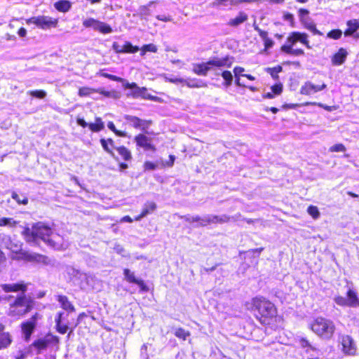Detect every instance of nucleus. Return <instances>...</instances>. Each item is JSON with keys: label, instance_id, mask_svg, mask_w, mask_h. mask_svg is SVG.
Here are the masks:
<instances>
[{"label": "nucleus", "instance_id": "47", "mask_svg": "<svg viewBox=\"0 0 359 359\" xmlns=\"http://www.w3.org/2000/svg\"><path fill=\"white\" fill-rule=\"evenodd\" d=\"M97 74L100 75V76L107 78L114 81H117V82H123V79L121 77L117 76L114 74L105 73V72H104V70H100L97 73Z\"/></svg>", "mask_w": 359, "mask_h": 359}, {"label": "nucleus", "instance_id": "51", "mask_svg": "<svg viewBox=\"0 0 359 359\" xmlns=\"http://www.w3.org/2000/svg\"><path fill=\"white\" fill-rule=\"evenodd\" d=\"M157 168L158 163L156 162L146 161L143 163V169L144 171L154 170Z\"/></svg>", "mask_w": 359, "mask_h": 359}, {"label": "nucleus", "instance_id": "8", "mask_svg": "<svg viewBox=\"0 0 359 359\" xmlns=\"http://www.w3.org/2000/svg\"><path fill=\"white\" fill-rule=\"evenodd\" d=\"M26 23L33 24L41 29H50L57 26L58 19L46 15H38L26 19Z\"/></svg>", "mask_w": 359, "mask_h": 359}, {"label": "nucleus", "instance_id": "19", "mask_svg": "<svg viewBox=\"0 0 359 359\" xmlns=\"http://www.w3.org/2000/svg\"><path fill=\"white\" fill-rule=\"evenodd\" d=\"M77 93L80 97H88L93 93H99L106 97H109L111 96V92L106 90L102 88H95L88 86L80 87Z\"/></svg>", "mask_w": 359, "mask_h": 359}, {"label": "nucleus", "instance_id": "62", "mask_svg": "<svg viewBox=\"0 0 359 359\" xmlns=\"http://www.w3.org/2000/svg\"><path fill=\"white\" fill-rule=\"evenodd\" d=\"M156 18L158 20L163 21V22H168L171 20L170 16L169 15H158L156 16Z\"/></svg>", "mask_w": 359, "mask_h": 359}, {"label": "nucleus", "instance_id": "49", "mask_svg": "<svg viewBox=\"0 0 359 359\" xmlns=\"http://www.w3.org/2000/svg\"><path fill=\"white\" fill-rule=\"evenodd\" d=\"M221 75L225 81L224 85L226 86H231L232 83V81H233V75H232L231 72L230 71L225 70V71L222 72Z\"/></svg>", "mask_w": 359, "mask_h": 359}, {"label": "nucleus", "instance_id": "45", "mask_svg": "<svg viewBox=\"0 0 359 359\" xmlns=\"http://www.w3.org/2000/svg\"><path fill=\"white\" fill-rule=\"evenodd\" d=\"M307 212L313 219H318L320 215L318 207L313 205H309Z\"/></svg>", "mask_w": 359, "mask_h": 359}, {"label": "nucleus", "instance_id": "50", "mask_svg": "<svg viewBox=\"0 0 359 359\" xmlns=\"http://www.w3.org/2000/svg\"><path fill=\"white\" fill-rule=\"evenodd\" d=\"M342 36V32L339 29H334L330 30L327 34V36L330 39H332L334 40H337L340 39Z\"/></svg>", "mask_w": 359, "mask_h": 359}, {"label": "nucleus", "instance_id": "40", "mask_svg": "<svg viewBox=\"0 0 359 359\" xmlns=\"http://www.w3.org/2000/svg\"><path fill=\"white\" fill-rule=\"evenodd\" d=\"M313 105L316 106L315 102H306L304 103H290V104H283L282 107L285 109H295L299 107L302 106H309Z\"/></svg>", "mask_w": 359, "mask_h": 359}, {"label": "nucleus", "instance_id": "35", "mask_svg": "<svg viewBox=\"0 0 359 359\" xmlns=\"http://www.w3.org/2000/svg\"><path fill=\"white\" fill-rule=\"evenodd\" d=\"M116 150L123 161H130L132 159L131 151L126 147L119 146L116 148Z\"/></svg>", "mask_w": 359, "mask_h": 359}, {"label": "nucleus", "instance_id": "56", "mask_svg": "<svg viewBox=\"0 0 359 359\" xmlns=\"http://www.w3.org/2000/svg\"><path fill=\"white\" fill-rule=\"evenodd\" d=\"M134 284H136L139 286L141 292H147L149 290L145 282L142 279H137Z\"/></svg>", "mask_w": 359, "mask_h": 359}, {"label": "nucleus", "instance_id": "41", "mask_svg": "<svg viewBox=\"0 0 359 359\" xmlns=\"http://www.w3.org/2000/svg\"><path fill=\"white\" fill-rule=\"evenodd\" d=\"M11 198L15 201V202L19 205H26L29 203V199L26 196H22L21 198L18 194L13 191L11 194Z\"/></svg>", "mask_w": 359, "mask_h": 359}, {"label": "nucleus", "instance_id": "23", "mask_svg": "<svg viewBox=\"0 0 359 359\" xmlns=\"http://www.w3.org/2000/svg\"><path fill=\"white\" fill-rule=\"evenodd\" d=\"M348 55L347 50L344 48H340L331 57V62L334 66H340L344 64Z\"/></svg>", "mask_w": 359, "mask_h": 359}, {"label": "nucleus", "instance_id": "37", "mask_svg": "<svg viewBox=\"0 0 359 359\" xmlns=\"http://www.w3.org/2000/svg\"><path fill=\"white\" fill-rule=\"evenodd\" d=\"M208 216L201 217L198 215L187 217L186 218V221L189 223L198 222L199 226H208Z\"/></svg>", "mask_w": 359, "mask_h": 359}, {"label": "nucleus", "instance_id": "14", "mask_svg": "<svg viewBox=\"0 0 359 359\" xmlns=\"http://www.w3.org/2000/svg\"><path fill=\"white\" fill-rule=\"evenodd\" d=\"M298 15L304 28L311 32L314 35H323V33L317 29L316 24L310 20L309 11L308 9L303 8H299L298 10Z\"/></svg>", "mask_w": 359, "mask_h": 359}, {"label": "nucleus", "instance_id": "4", "mask_svg": "<svg viewBox=\"0 0 359 359\" xmlns=\"http://www.w3.org/2000/svg\"><path fill=\"white\" fill-rule=\"evenodd\" d=\"M309 327L317 336L325 340L331 339L336 330L334 322L322 316L314 318Z\"/></svg>", "mask_w": 359, "mask_h": 359}, {"label": "nucleus", "instance_id": "6", "mask_svg": "<svg viewBox=\"0 0 359 359\" xmlns=\"http://www.w3.org/2000/svg\"><path fill=\"white\" fill-rule=\"evenodd\" d=\"M60 343V338L51 332L46 333L43 337L34 340L31 346L33 347L37 354L41 353L50 346H57Z\"/></svg>", "mask_w": 359, "mask_h": 359}, {"label": "nucleus", "instance_id": "21", "mask_svg": "<svg viewBox=\"0 0 359 359\" xmlns=\"http://www.w3.org/2000/svg\"><path fill=\"white\" fill-rule=\"evenodd\" d=\"M100 142L103 150L107 153L110 156L115 158L118 161V158L115 156V154L114 150L116 149L117 147L115 145V142L112 138H100Z\"/></svg>", "mask_w": 359, "mask_h": 359}, {"label": "nucleus", "instance_id": "16", "mask_svg": "<svg viewBox=\"0 0 359 359\" xmlns=\"http://www.w3.org/2000/svg\"><path fill=\"white\" fill-rule=\"evenodd\" d=\"M78 125L85 128L88 127L93 133H98L104 128V123L100 117H95L94 123H87L83 118H77Z\"/></svg>", "mask_w": 359, "mask_h": 359}, {"label": "nucleus", "instance_id": "11", "mask_svg": "<svg viewBox=\"0 0 359 359\" xmlns=\"http://www.w3.org/2000/svg\"><path fill=\"white\" fill-rule=\"evenodd\" d=\"M335 303L341 306L358 307L359 306V298L358 293L353 289H348L346 297L337 296L334 297Z\"/></svg>", "mask_w": 359, "mask_h": 359}, {"label": "nucleus", "instance_id": "1", "mask_svg": "<svg viewBox=\"0 0 359 359\" xmlns=\"http://www.w3.org/2000/svg\"><path fill=\"white\" fill-rule=\"evenodd\" d=\"M5 293L20 292L17 295H12L8 302V316L20 318L25 316L36 308V302L34 298L25 294L27 290V284L23 281L14 283H4L0 285Z\"/></svg>", "mask_w": 359, "mask_h": 359}, {"label": "nucleus", "instance_id": "5", "mask_svg": "<svg viewBox=\"0 0 359 359\" xmlns=\"http://www.w3.org/2000/svg\"><path fill=\"white\" fill-rule=\"evenodd\" d=\"M34 233L35 241L37 239H41L51 247L55 248L59 245L57 241L59 236L55 234L52 229L43 222H39L34 224Z\"/></svg>", "mask_w": 359, "mask_h": 359}, {"label": "nucleus", "instance_id": "61", "mask_svg": "<svg viewBox=\"0 0 359 359\" xmlns=\"http://www.w3.org/2000/svg\"><path fill=\"white\" fill-rule=\"evenodd\" d=\"M168 81L172 83L177 84L182 83L183 84L184 79L182 78H169Z\"/></svg>", "mask_w": 359, "mask_h": 359}, {"label": "nucleus", "instance_id": "29", "mask_svg": "<svg viewBox=\"0 0 359 359\" xmlns=\"http://www.w3.org/2000/svg\"><path fill=\"white\" fill-rule=\"evenodd\" d=\"M255 30L258 32L259 36L263 39L265 50L273 46L274 42L268 36V32L266 31L260 29L258 26L255 27Z\"/></svg>", "mask_w": 359, "mask_h": 359}, {"label": "nucleus", "instance_id": "59", "mask_svg": "<svg viewBox=\"0 0 359 359\" xmlns=\"http://www.w3.org/2000/svg\"><path fill=\"white\" fill-rule=\"evenodd\" d=\"M175 161V156L172 154L169 155V160L165 162L164 166L172 167Z\"/></svg>", "mask_w": 359, "mask_h": 359}, {"label": "nucleus", "instance_id": "34", "mask_svg": "<svg viewBox=\"0 0 359 359\" xmlns=\"http://www.w3.org/2000/svg\"><path fill=\"white\" fill-rule=\"evenodd\" d=\"M55 9L62 13L69 11L72 7V3L68 0H59L54 4Z\"/></svg>", "mask_w": 359, "mask_h": 359}, {"label": "nucleus", "instance_id": "57", "mask_svg": "<svg viewBox=\"0 0 359 359\" xmlns=\"http://www.w3.org/2000/svg\"><path fill=\"white\" fill-rule=\"evenodd\" d=\"M299 341L300 346L302 348H309L313 351L315 350V348L313 347H312L310 342L309 341V340L306 338H304V337L300 338Z\"/></svg>", "mask_w": 359, "mask_h": 359}, {"label": "nucleus", "instance_id": "28", "mask_svg": "<svg viewBox=\"0 0 359 359\" xmlns=\"http://www.w3.org/2000/svg\"><path fill=\"white\" fill-rule=\"evenodd\" d=\"M125 87L126 88H129V89L137 88V90L135 91V93H134L135 96H142L144 98H147V99H149L151 100H155V101L158 100V97H155V96H145V95H144V93L147 91L146 88H140L137 86L136 83H134V82L131 83H127L125 85Z\"/></svg>", "mask_w": 359, "mask_h": 359}, {"label": "nucleus", "instance_id": "33", "mask_svg": "<svg viewBox=\"0 0 359 359\" xmlns=\"http://www.w3.org/2000/svg\"><path fill=\"white\" fill-rule=\"evenodd\" d=\"M228 1H230V5L236 6L243 3H253L256 0H215L212 4L214 6H226Z\"/></svg>", "mask_w": 359, "mask_h": 359}, {"label": "nucleus", "instance_id": "24", "mask_svg": "<svg viewBox=\"0 0 359 359\" xmlns=\"http://www.w3.org/2000/svg\"><path fill=\"white\" fill-rule=\"evenodd\" d=\"M12 341L11 334L8 332H5V326L0 323V350L8 347Z\"/></svg>", "mask_w": 359, "mask_h": 359}, {"label": "nucleus", "instance_id": "3", "mask_svg": "<svg viewBox=\"0 0 359 359\" xmlns=\"http://www.w3.org/2000/svg\"><path fill=\"white\" fill-rule=\"evenodd\" d=\"M299 42L304 45L307 48H311L308 34L305 32H292L287 38V43L280 46V50L286 54L294 56L304 55V50L302 48L294 49L292 47Z\"/></svg>", "mask_w": 359, "mask_h": 359}, {"label": "nucleus", "instance_id": "7", "mask_svg": "<svg viewBox=\"0 0 359 359\" xmlns=\"http://www.w3.org/2000/svg\"><path fill=\"white\" fill-rule=\"evenodd\" d=\"M69 313L60 311L55 317V329L57 332L61 334H65L67 332L71 334L74 329L77 327L79 323H76L72 327L71 323L68 320Z\"/></svg>", "mask_w": 359, "mask_h": 359}, {"label": "nucleus", "instance_id": "58", "mask_svg": "<svg viewBox=\"0 0 359 359\" xmlns=\"http://www.w3.org/2000/svg\"><path fill=\"white\" fill-rule=\"evenodd\" d=\"M283 18L285 20L288 21L290 23L291 26H294V20L293 14L289 12H285Z\"/></svg>", "mask_w": 359, "mask_h": 359}, {"label": "nucleus", "instance_id": "38", "mask_svg": "<svg viewBox=\"0 0 359 359\" xmlns=\"http://www.w3.org/2000/svg\"><path fill=\"white\" fill-rule=\"evenodd\" d=\"M26 259L28 261L46 263L48 257L45 255L35 253L27 255Z\"/></svg>", "mask_w": 359, "mask_h": 359}, {"label": "nucleus", "instance_id": "52", "mask_svg": "<svg viewBox=\"0 0 359 359\" xmlns=\"http://www.w3.org/2000/svg\"><path fill=\"white\" fill-rule=\"evenodd\" d=\"M346 150V147L341 143L335 144L329 148L330 152H344Z\"/></svg>", "mask_w": 359, "mask_h": 359}, {"label": "nucleus", "instance_id": "42", "mask_svg": "<svg viewBox=\"0 0 359 359\" xmlns=\"http://www.w3.org/2000/svg\"><path fill=\"white\" fill-rule=\"evenodd\" d=\"M140 55L144 56L146 53L150 52V53H156L158 50V48L156 45L154 43H149L144 45L141 49H140Z\"/></svg>", "mask_w": 359, "mask_h": 359}, {"label": "nucleus", "instance_id": "30", "mask_svg": "<svg viewBox=\"0 0 359 359\" xmlns=\"http://www.w3.org/2000/svg\"><path fill=\"white\" fill-rule=\"evenodd\" d=\"M347 28L344 34L346 36L353 35L359 29V20L357 19L349 20L346 22Z\"/></svg>", "mask_w": 359, "mask_h": 359}, {"label": "nucleus", "instance_id": "31", "mask_svg": "<svg viewBox=\"0 0 359 359\" xmlns=\"http://www.w3.org/2000/svg\"><path fill=\"white\" fill-rule=\"evenodd\" d=\"M183 85H185L188 88H199L207 87V83L205 82L196 78L184 79Z\"/></svg>", "mask_w": 359, "mask_h": 359}, {"label": "nucleus", "instance_id": "36", "mask_svg": "<svg viewBox=\"0 0 359 359\" xmlns=\"http://www.w3.org/2000/svg\"><path fill=\"white\" fill-rule=\"evenodd\" d=\"M22 235L27 242L35 241L34 224L32 225V228L28 226L24 227Z\"/></svg>", "mask_w": 359, "mask_h": 359}, {"label": "nucleus", "instance_id": "26", "mask_svg": "<svg viewBox=\"0 0 359 359\" xmlns=\"http://www.w3.org/2000/svg\"><path fill=\"white\" fill-rule=\"evenodd\" d=\"M57 301L60 303V307L67 313H72L76 311L74 304L69 300L67 296L62 294L57 295Z\"/></svg>", "mask_w": 359, "mask_h": 359}, {"label": "nucleus", "instance_id": "60", "mask_svg": "<svg viewBox=\"0 0 359 359\" xmlns=\"http://www.w3.org/2000/svg\"><path fill=\"white\" fill-rule=\"evenodd\" d=\"M233 71L235 74V76L238 77L241 74L243 75L242 73L244 72V68L242 67L237 66L233 68Z\"/></svg>", "mask_w": 359, "mask_h": 359}, {"label": "nucleus", "instance_id": "18", "mask_svg": "<svg viewBox=\"0 0 359 359\" xmlns=\"http://www.w3.org/2000/svg\"><path fill=\"white\" fill-rule=\"evenodd\" d=\"M208 61L211 66V69H220L222 67L229 68L231 67L232 64L234 62V57L233 56L227 55L222 58L215 57L209 60Z\"/></svg>", "mask_w": 359, "mask_h": 359}, {"label": "nucleus", "instance_id": "20", "mask_svg": "<svg viewBox=\"0 0 359 359\" xmlns=\"http://www.w3.org/2000/svg\"><path fill=\"white\" fill-rule=\"evenodd\" d=\"M112 48L116 53H135L140 50L137 46H133L130 41H126L123 46L114 42Z\"/></svg>", "mask_w": 359, "mask_h": 359}, {"label": "nucleus", "instance_id": "10", "mask_svg": "<svg viewBox=\"0 0 359 359\" xmlns=\"http://www.w3.org/2000/svg\"><path fill=\"white\" fill-rule=\"evenodd\" d=\"M147 133H138L134 137L137 149H142L144 151L156 152L157 148L151 137H149Z\"/></svg>", "mask_w": 359, "mask_h": 359}, {"label": "nucleus", "instance_id": "39", "mask_svg": "<svg viewBox=\"0 0 359 359\" xmlns=\"http://www.w3.org/2000/svg\"><path fill=\"white\" fill-rule=\"evenodd\" d=\"M283 71V67L280 65H277L273 67H268L266 69V72L269 73L274 80L279 79L278 74Z\"/></svg>", "mask_w": 359, "mask_h": 359}, {"label": "nucleus", "instance_id": "64", "mask_svg": "<svg viewBox=\"0 0 359 359\" xmlns=\"http://www.w3.org/2000/svg\"><path fill=\"white\" fill-rule=\"evenodd\" d=\"M18 34L20 36V37H25L27 34V30L24 27H20L18 31Z\"/></svg>", "mask_w": 359, "mask_h": 359}, {"label": "nucleus", "instance_id": "54", "mask_svg": "<svg viewBox=\"0 0 359 359\" xmlns=\"http://www.w3.org/2000/svg\"><path fill=\"white\" fill-rule=\"evenodd\" d=\"M264 250L263 247L250 249L248 251H245V253H250L253 257L258 258L260 256L261 252Z\"/></svg>", "mask_w": 359, "mask_h": 359}, {"label": "nucleus", "instance_id": "46", "mask_svg": "<svg viewBox=\"0 0 359 359\" xmlns=\"http://www.w3.org/2000/svg\"><path fill=\"white\" fill-rule=\"evenodd\" d=\"M175 336L178 339L186 340L188 337L190 336V332L185 330L182 327L177 328L175 332Z\"/></svg>", "mask_w": 359, "mask_h": 359}, {"label": "nucleus", "instance_id": "12", "mask_svg": "<svg viewBox=\"0 0 359 359\" xmlns=\"http://www.w3.org/2000/svg\"><path fill=\"white\" fill-rule=\"evenodd\" d=\"M339 343L341 346V351L346 355H355L358 351L356 342L353 338L348 334L339 336Z\"/></svg>", "mask_w": 359, "mask_h": 359}, {"label": "nucleus", "instance_id": "53", "mask_svg": "<svg viewBox=\"0 0 359 359\" xmlns=\"http://www.w3.org/2000/svg\"><path fill=\"white\" fill-rule=\"evenodd\" d=\"M271 92L275 95H279L283 93V84L281 83H275L274 85H273L271 87Z\"/></svg>", "mask_w": 359, "mask_h": 359}, {"label": "nucleus", "instance_id": "2", "mask_svg": "<svg viewBox=\"0 0 359 359\" xmlns=\"http://www.w3.org/2000/svg\"><path fill=\"white\" fill-rule=\"evenodd\" d=\"M248 310L255 318L263 326H270L283 319L278 316L277 306L269 299L262 295H257L245 303Z\"/></svg>", "mask_w": 359, "mask_h": 359}, {"label": "nucleus", "instance_id": "27", "mask_svg": "<svg viewBox=\"0 0 359 359\" xmlns=\"http://www.w3.org/2000/svg\"><path fill=\"white\" fill-rule=\"evenodd\" d=\"M210 69L211 66L209 61H207L206 62L195 64L194 65L193 72L199 76H206Z\"/></svg>", "mask_w": 359, "mask_h": 359}, {"label": "nucleus", "instance_id": "17", "mask_svg": "<svg viewBox=\"0 0 359 359\" xmlns=\"http://www.w3.org/2000/svg\"><path fill=\"white\" fill-rule=\"evenodd\" d=\"M124 118L133 128L135 129H142L143 130L148 128L152 123L151 120H142L135 116L125 115Z\"/></svg>", "mask_w": 359, "mask_h": 359}, {"label": "nucleus", "instance_id": "44", "mask_svg": "<svg viewBox=\"0 0 359 359\" xmlns=\"http://www.w3.org/2000/svg\"><path fill=\"white\" fill-rule=\"evenodd\" d=\"M123 275L126 280L129 283H135L138 278H137L133 272H131L128 269H123Z\"/></svg>", "mask_w": 359, "mask_h": 359}, {"label": "nucleus", "instance_id": "25", "mask_svg": "<svg viewBox=\"0 0 359 359\" xmlns=\"http://www.w3.org/2000/svg\"><path fill=\"white\" fill-rule=\"evenodd\" d=\"M248 20V15L245 12L241 11L238 12V15L235 18H231L228 21L227 25L231 27H236L245 22Z\"/></svg>", "mask_w": 359, "mask_h": 359}, {"label": "nucleus", "instance_id": "43", "mask_svg": "<svg viewBox=\"0 0 359 359\" xmlns=\"http://www.w3.org/2000/svg\"><path fill=\"white\" fill-rule=\"evenodd\" d=\"M19 224V222L13 220L11 217H2L0 219V226H9L11 227H15Z\"/></svg>", "mask_w": 359, "mask_h": 359}, {"label": "nucleus", "instance_id": "48", "mask_svg": "<svg viewBox=\"0 0 359 359\" xmlns=\"http://www.w3.org/2000/svg\"><path fill=\"white\" fill-rule=\"evenodd\" d=\"M107 127L109 130H111L118 137H125L126 136V133L123 130H117L116 128L114 123L112 121L108 122Z\"/></svg>", "mask_w": 359, "mask_h": 359}, {"label": "nucleus", "instance_id": "15", "mask_svg": "<svg viewBox=\"0 0 359 359\" xmlns=\"http://www.w3.org/2000/svg\"><path fill=\"white\" fill-rule=\"evenodd\" d=\"M327 88V85L323 81H320L318 84H314L310 81H306L300 88L301 95L310 96L319 91L323 90Z\"/></svg>", "mask_w": 359, "mask_h": 359}, {"label": "nucleus", "instance_id": "13", "mask_svg": "<svg viewBox=\"0 0 359 359\" xmlns=\"http://www.w3.org/2000/svg\"><path fill=\"white\" fill-rule=\"evenodd\" d=\"M82 25L85 28H92L95 31L103 34H109L113 32V29L109 25L93 18H88L83 20Z\"/></svg>", "mask_w": 359, "mask_h": 359}, {"label": "nucleus", "instance_id": "32", "mask_svg": "<svg viewBox=\"0 0 359 359\" xmlns=\"http://www.w3.org/2000/svg\"><path fill=\"white\" fill-rule=\"evenodd\" d=\"M230 221V217L228 215H208V225L212 224H222L229 222Z\"/></svg>", "mask_w": 359, "mask_h": 359}, {"label": "nucleus", "instance_id": "55", "mask_svg": "<svg viewBox=\"0 0 359 359\" xmlns=\"http://www.w3.org/2000/svg\"><path fill=\"white\" fill-rule=\"evenodd\" d=\"M30 95L36 98L43 99L46 96V93L43 90H35L31 91Z\"/></svg>", "mask_w": 359, "mask_h": 359}, {"label": "nucleus", "instance_id": "9", "mask_svg": "<svg viewBox=\"0 0 359 359\" xmlns=\"http://www.w3.org/2000/svg\"><path fill=\"white\" fill-rule=\"evenodd\" d=\"M39 318V313L36 312L32 315L28 320L21 323L20 327L25 341H28L30 340L31 337L37 326V320Z\"/></svg>", "mask_w": 359, "mask_h": 359}, {"label": "nucleus", "instance_id": "22", "mask_svg": "<svg viewBox=\"0 0 359 359\" xmlns=\"http://www.w3.org/2000/svg\"><path fill=\"white\" fill-rule=\"evenodd\" d=\"M157 208V205L154 201H147L144 203L140 213L135 217L134 220L140 221L148 215L153 213Z\"/></svg>", "mask_w": 359, "mask_h": 359}, {"label": "nucleus", "instance_id": "63", "mask_svg": "<svg viewBox=\"0 0 359 359\" xmlns=\"http://www.w3.org/2000/svg\"><path fill=\"white\" fill-rule=\"evenodd\" d=\"M316 105H317V106H318V107H320L321 108H323L324 109H325L327 111H331L332 110V108H333V107H332V106L325 105V104H323L322 103H317V102H316Z\"/></svg>", "mask_w": 359, "mask_h": 359}]
</instances>
